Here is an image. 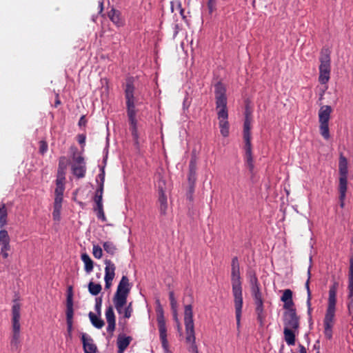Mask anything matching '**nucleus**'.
Wrapping results in <instances>:
<instances>
[{"instance_id": "nucleus-1", "label": "nucleus", "mask_w": 353, "mask_h": 353, "mask_svg": "<svg viewBox=\"0 0 353 353\" xmlns=\"http://www.w3.org/2000/svg\"><path fill=\"white\" fill-rule=\"evenodd\" d=\"M125 99L126 112L129 122V129L136 145H139V134L138 130V120L137 119L139 110L137 107L141 103L134 94L135 88L130 80H128L125 88Z\"/></svg>"}, {"instance_id": "nucleus-2", "label": "nucleus", "mask_w": 353, "mask_h": 353, "mask_svg": "<svg viewBox=\"0 0 353 353\" xmlns=\"http://www.w3.org/2000/svg\"><path fill=\"white\" fill-rule=\"evenodd\" d=\"M130 290L131 285L128 278L126 276H123L112 299L117 313L125 319H130L133 312L132 302L128 303V296Z\"/></svg>"}, {"instance_id": "nucleus-3", "label": "nucleus", "mask_w": 353, "mask_h": 353, "mask_svg": "<svg viewBox=\"0 0 353 353\" xmlns=\"http://www.w3.org/2000/svg\"><path fill=\"white\" fill-rule=\"evenodd\" d=\"M214 94L220 132L223 137H228L230 133V125L228 121L226 88L221 82L215 84Z\"/></svg>"}, {"instance_id": "nucleus-4", "label": "nucleus", "mask_w": 353, "mask_h": 353, "mask_svg": "<svg viewBox=\"0 0 353 353\" xmlns=\"http://www.w3.org/2000/svg\"><path fill=\"white\" fill-rule=\"evenodd\" d=\"M231 283L237 327L241 324L243 307L242 284L241 281L240 267L238 258L234 256L231 262Z\"/></svg>"}, {"instance_id": "nucleus-5", "label": "nucleus", "mask_w": 353, "mask_h": 353, "mask_svg": "<svg viewBox=\"0 0 353 353\" xmlns=\"http://www.w3.org/2000/svg\"><path fill=\"white\" fill-rule=\"evenodd\" d=\"M339 283L337 281H334L330 285L328 291L327 305L323 319V334L325 337L330 340L332 338V329L335 323V316L336 311V294Z\"/></svg>"}, {"instance_id": "nucleus-6", "label": "nucleus", "mask_w": 353, "mask_h": 353, "mask_svg": "<svg viewBox=\"0 0 353 353\" xmlns=\"http://www.w3.org/2000/svg\"><path fill=\"white\" fill-rule=\"evenodd\" d=\"M248 278L251 288V294L256 306L255 310L257 314V319L260 321L261 323H262L265 316L263 299L262 297V293L261 292L260 284L254 272H249Z\"/></svg>"}, {"instance_id": "nucleus-7", "label": "nucleus", "mask_w": 353, "mask_h": 353, "mask_svg": "<svg viewBox=\"0 0 353 353\" xmlns=\"http://www.w3.org/2000/svg\"><path fill=\"white\" fill-rule=\"evenodd\" d=\"M331 112L332 108L330 105H323L319 111L320 133L325 139H328L330 138L328 122Z\"/></svg>"}, {"instance_id": "nucleus-8", "label": "nucleus", "mask_w": 353, "mask_h": 353, "mask_svg": "<svg viewBox=\"0 0 353 353\" xmlns=\"http://www.w3.org/2000/svg\"><path fill=\"white\" fill-rule=\"evenodd\" d=\"M157 323L159 332V338L161 342L162 347L164 353H171L169 350V344L167 339V328L165 325V320L163 316L162 308L159 307L157 310Z\"/></svg>"}, {"instance_id": "nucleus-9", "label": "nucleus", "mask_w": 353, "mask_h": 353, "mask_svg": "<svg viewBox=\"0 0 353 353\" xmlns=\"http://www.w3.org/2000/svg\"><path fill=\"white\" fill-rule=\"evenodd\" d=\"M184 325L185 327L186 339L193 341V336H195V332L193 310L191 305H186L184 307Z\"/></svg>"}, {"instance_id": "nucleus-10", "label": "nucleus", "mask_w": 353, "mask_h": 353, "mask_svg": "<svg viewBox=\"0 0 353 353\" xmlns=\"http://www.w3.org/2000/svg\"><path fill=\"white\" fill-rule=\"evenodd\" d=\"M74 150L72 156V172L76 177L81 179L84 177L85 174V163L82 155H76L77 148H74Z\"/></svg>"}, {"instance_id": "nucleus-11", "label": "nucleus", "mask_w": 353, "mask_h": 353, "mask_svg": "<svg viewBox=\"0 0 353 353\" xmlns=\"http://www.w3.org/2000/svg\"><path fill=\"white\" fill-rule=\"evenodd\" d=\"M284 328L298 330L299 327V319L296 310L286 311L283 314Z\"/></svg>"}, {"instance_id": "nucleus-12", "label": "nucleus", "mask_w": 353, "mask_h": 353, "mask_svg": "<svg viewBox=\"0 0 353 353\" xmlns=\"http://www.w3.org/2000/svg\"><path fill=\"white\" fill-rule=\"evenodd\" d=\"M105 288L109 289L112 284V281L115 276V265L110 260H105Z\"/></svg>"}, {"instance_id": "nucleus-13", "label": "nucleus", "mask_w": 353, "mask_h": 353, "mask_svg": "<svg viewBox=\"0 0 353 353\" xmlns=\"http://www.w3.org/2000/svg\"><path fill=\"white\" fill-rule=\"evenodd\" d=\"M20 304L17 302H14L12 307V332H20Z\"/></svg>"}, {"instance_id": "nucleus-14", "label": "nucleus", "mask_w": 353, "mask_h": 353, "mask_svg": "<svg viewBox=\"0 0 353 353\" xmlns=\"http://www.w3.org/2000/svg\"><path fill=\"white\" fill-rule=\"evenodd\" d=\"M319 61V71H331L330 51L328 49L324 48L321 50Z\"/></svg>"}, {"instance_id": "nucleus-15", "label": "nucleus", "mask_w": 353, "mask_h": 353, "mask_svg": "<svg viewBox=\"0 0 353 353\" xmlns=\"http://www.w3.org/2000/svg\"><path fill=\"white\" fill-rule=\"evenodd\" d=\"M165 183L163 181L158 185L159 210L161 214H165L168 208L167 196L164 191Z\"/></svg>"}, {"instance_id": "nucleus-16", "label": "nucleus", "mask_w": 353, "mask_h": 353, "mask_svg": "<svg viewBox=\"0 0 353 353\" xmlns=\"http://www.w3.org/2000/svg\"><path fill=\"white\" fill-rule=\"evenodd\" d=\"M81 341L84 353H96L97 346L90 336L85 333H82Z\"/></svg>"}, {"instance_id": "nucleus-17", "label": "nucleus", "mask_w": 353, "mask_h": 353, "mask_svg": "<svg viewBox=\"0 0 353 353\" xmlns=\"http://www.w3.org/2000/svg\"><path fill=\"white\" fill-rule=\"evenodd\" d=\"M105 315L108 323L107 332L112 335L115 330L116 323L114 312L111 305L106 308Z\"/></svg>"}, {"instance_id": "nucleus-18", "label": "nucleus", "mask_w": 353, "mask_h": 353, "mask_svg": "<svg viewBox=\"0 0 353 353\" xmlns=\"http://www.w3.org/2000/svg\"><path fill=\"white\" fill-rule=\"evenodd\" d=\"M292 291L290 289L285 290L283 295L281 297V301L283 302V308L287 311L290 310H295L293 307L294 305L292 300Z\"/></svg>"}, {"instance_id": "nucleus-19", "label": "nucleus", "mask_w": 353, "mask_h": 353, "mask_svg": "<svg viewBox=\"0 0 353 353\" xmlns=\"http://www.w3.org/2000/svg\"><path fill=\"white\" fill-rule=\"evenodd\" d=\"M132 338L129 336H126L125 334H119L117 337V347L118 350L117 353H123L128 346L130 345L132 341Z\"/></svg>"}, {"instance_id": "nucleus-20", "label": "nucleus", "mask_w": 353, "mask_h": 353, "mask_svg": "<svg viewBox=\"0 0 353 353\" xmlns=\"http://www.w3.org/2000/svg\"><path fill=\"white\" fill-rule=\"evenodd\" d=\"M298 333V330L283 329L284 340L288 345L291 346L295 344L296 334Z\"/></svg>"}, {"instance_id": "nucleus-21", "label": "nucleus", "mask_w": 353, "mask_h": 353, "mask_svg": "<svg viewBox=\"0 0 353 353\" xmlns=\"http://www.w3.org/2000/svg\"><path fill=\"white\" fill-rule=\"evenodd\" d=\"M108 17L118 27L122 26L123 25V20L121 17V13L119 11L112 9L109 13Z\"/></svg>"}, {"instance_id": "nucleus-22", "label": "nucleus", "mask_w": 353, "mask_h": 353, "mask_svg": "<svg viewBox=\"0 0 353 353\" xmlns=\"http://www.w3.org/2000/svg\"><path fill=\"white\" fill-rule=\"evenodd\" d=\"M339 170L340 177L347 178V160L343 155H341L339 158Z\"/></svg>"}, {"instance_id": "nucleus-23", "label": "nucleus", "mask_w": 353, "mask_h": 353, "mask_svg": "<svg viewBox=\"0 0 353 353\" xmlns=\"http://www.w3.org/2000/svg\"><path fill=\"white\" fill-rule=\"evenodd\" d=\"M66 307V322L73 323V301L70 296H67Z\"/></svg>"}, {"instance_id": "nucleus-24", "label": "nucleus", "mask_w": 353, "mask_h": 353, "mask_svg": "<svg viewBox=\"0 0 353 353\" xmlns=\"http://www.w3.org/2000/svg\"><path fill=\"white\" fill-rule=\"evenodd\" d=\"M91 323L94 327L97 329H101L104 325V321L101 319L99 315H97L92 312L88 314Z\"/></svg>"}, {"instance_id": "nucleus-25", "label": "nucleus", "mask_w": 353, "mask_h": 353, "mask_svg": "<svg viewBox=\"0 0 353 353\" xmlns=\"http://www.w3.org/2000/svg\"><path fill=\"white\" fill-rule=\"evenodd\" d=\"M81 260L84 263L85 271L90 274L94 268L93 261L87 253H83L81 256Z\"/></svg>"}, {"instance_id": "nucleus-26", "label": "nucleus", "mask_w": 353, "mask_h": 353, "mask_svg": "<svg viewBox=\"0 0 353 353\" xmlns=\"http://www.w3.org/2000/svg\"><path fill=\"white\" fill-rule=\"evenodd\" d=\"M307 274H308V279H307V281L305 283V288L307 290V301H306V303H307V314L309 315H311L312 308V304H311L312 295H311V291H310V285H309L310 278V269L308 270Z\"/></svg>"}, {"instance_id": "nucleus-27", "label": "nucleus", "mask_w": 353, "mask_h": 353, "mask_svg": "<svg viewBox=\"0 0 353 353\" xmlns=\"http://www.w3.org/2000/svg\"><path fill=\"white\" fill-rule=\"evenodd\" d=\"M251 118L246 112L243 123V137H251Z\"/></svg>"}, {"instance_id": "nucleus-28", "label": "nucleus", "mask_w": 353, "mask_h": 353, "mask_svg": "<svg viewBox=\"0 0 353 353\" xmlns=\"http://www.w3.org/2000/svg\"><path fill=\"white\" fill-rule=\"evenodd\" d=\"M101 289L102 287L99 283H94L92 281L88 283V291L93 296L98 295L101 291Z\"/></svg>"}, {"instance_id": "nucleus-29", "label": "nucleus", "mask_w": 353, "mask_h": 353, "mask_svg": "<svg viewBox=\"0 0 353 353\" xmlns=\"http://www.w3.org/2000/svg\"><path fill=\"white\" fill-rule=\"evenodd\" d=\"M10 238L8 232L5 229L0 230V245H10Z\"/></svg>"}, {"instance_id": "nucleus-30", "label": "nucleus", "mask_w": 353, "mask_h": 353, "mask_svg": "<svg viewBox=\"0 0 353 353\" xmlns=\"http://www.w3.org/2000/svg\"><path fill=\"white\" fill-rule=\"evenodd\" d=\"M103 247L104 250L107 253H108V254H110L111 255L114 254V253H115V252L117 250L116 246L111 241H105V242H104L103 244Z\"/></svg>"}, {"instance_id": "nucleus-31", "label": "nucleus", "mask_w": 353, "mask_h": 353, "mask_svg": "<svg viewBox=\"0 0 353 353\" xmlns=\"http://www.w3.org/2000/svg\"><path fill=\"white\" fill-rule=\"evenodd\" d=\"M331 71H319V81L321 84H326L330 78Z\"/></svg>"}, {"instance_id": "nucleus-32", "label": "nucleus", "mask_w": 353, "mask_h": 353, "mask_svg": "<svg viewBox=\"0 0 353 353\" xmlns=\"http://www.w3.org/2000/svg\"><path fill=\"white\" fill-rule=\"evenodd\" d=\"M64 177H59L56 181V189H55V193L58 194H63L64 191V183H63Z\"/></svg>"}, {"instance_id": "nucleus-33", "label": "nucleus", "mask_w": 353, "mask_h": 353, "mask_svg": "<svg viewBox=\"0 0 353 353\" xmlns=\"http://www.w3.org/2000/svg\"><path fill=\"white\" fill-rule=\"evenodd\" d=\"M185 341H186V343L190 345L188 350L190 353H199L198 347L196 344L195 336H193V341H192V340L189 341L188 339H185Z\"/></svg>"}, {"instance_id": "nucleus-34", "label": "nucleus", "mask_w": 353, "mask_h": 353, "mask_svg": "<svg viewBox=\"0 0 353 353\" xmlns=\"http://www.w3.org/2000/svg\"><path fill=\"white\" fill-rule=\"evenodd\" d=\"M245 141V156H250L252 154L251 137H243Z\"/></svg>"}, {"instance_id": "nucleus-35", "label": "nucleus", "mask_w": 353, "mask_h": 353, "mask_svg": "<svg viewBox=\"0 0 353 353\" xmlns=\"http://www.w3.org/2000/svg\"><path fill=\"white\" fill-rule=\"evenodd\" d=\"M10 344L16 348L19 347L20 344V332H12Z\"/></svg>"}, {"instance_id": "nucleus-36", "label": "nucleus", "mask_w": 353, "mask_h": 353, "mask_svg": "<svg viewBox=\"0 0 353 353\" xmlns=\"http://www.w3.org/2000/svg\"><path fill=\"white\" fill-rule=\"evenodd\" d=\"M92 254L96 259H101L103 256L102 248L98 245H94L92 248Z\"/></svg>"}, {"instance_id": "nucleus-37", "label": "nucleus", "mask_w": 353, "mask_h": 353, "mask_svg": "<svg viewBox=\"0 0 353 353\" xmlns=\"http://www.w3.org/2000/svg\"><path fill=\"white\" fill-rule=\"evenodd\" d=\"M347 178H339V192H345L347 191Z\"/></svg>"}, {"instance_id": "nucleus-38", "label": "nucleus", "mask_w": 353, "mask_h": 353, "mask_svg": "<svg viewBox=\"0 0 353 353\" xmlns=\"http://www.w3.org/2000/svg\"><path fill=\"white\" fill-rule=\"evenodd\" d=\"M169 299L172 312H175L177 308V301L174 297V294L172 291L169 293Z\"/></svg>"}, {"instance_id": "nucleus-39", "label": "nucleus", "mask_w": 353, "mask_h": 353, "mask_svg": "<svg viewBox=\"0 0 353 353\" xmlns=\"http://www.w3.org/2000/svg\"><path fill=\"white\" fill-rule=\"evenodd\" d=\"M348 290H353V261H351L348 278Z\"/></svg>"}, {"instance_id": "nucleus-40", "label": "nucleus", "mask_w": 353, "mask_h": 353, "mask_svg": "<svg viewBox=\"0 0 353 353\" xmlns=\"http://www.w3.org/2000/svg\"><path fill=\"white\" fill-rule=\"evenodd\" d=\"M8 223V211H3V214L0 216V228L3 229Z\"/></svg>"}, {"instance_id": "nucleus-41", "label": "nucleus", "mask_w": 353, "mask_h": 353, "mask_svg": "<svg viewBox=\"0 0 353 353\" xmlns=\"http://www.w3.org/2000/svg\"><path fill=\"white\" fill-rule=\"evenodd\" d=\"M101 306H102V298L101 297H97L95 299V305H94V310L98 315H101Z\"/></svg>"}, {"instance_id": "nucleus-42", "label": "nucleus", "mask_w": 353, "mask_h": 353, "mask_svg": "<svg viewBox=\"0 0 353 353\" xmlns=\"http://www.w3.org/2000/svg\"><path fill=\"white\" fill-rule=\"evenodd\" d=\"M63 194L55 193V198H54V207L59 206V207L62 208Z\"/></svg>"}, {"instance_id": "nucleus-43", "label": "nucleus", "mask_w": 353, "mask_h": 353, "mask_svg": "<svg viewBox=\"0 0 353 353\" xmlns=\"http://www.w3.org/2000/svg\"><path fill=\"white\" fill-rule=\"evenodd\" d=\"M10 250V245H1V254L3 259L8 257V251Z\"/></svg>"}, {"instance_id": "nucleus-44", "label": "nucleus", "mask_w": 353, "mask_h": 353, "mask_svg": "<svg viewBox=\"0 0 353 353\" xmlns=\"http://www.w3.org/2000/svg\"><path fill=\"white\" fill-rule=\"evenodd\" d=\"M94 201L96 204V206L94 208V209L103 208V198H101L100 196H94Z\"/></svg>"}, {"instance_id": "nucleus-45", "label": "nucleus", "mask_w": 353, "mask_h": 353, "mask_svg": "<svg viewBox=\"0 0 353 353\" xmlns=\"http://www.w3.org/2000/svg\"><path fill=\"white\" fill-rule=\"evenodd\" d=\"M94 211L96 212L97 216L99 219L101 220L102 221H106V217L104 214L103 208L94 209Z\"/></svg>"}, {"instance_id": "nucleus-46", "label": "nucleus", "mask_w": 353, "mask_h": 353, "mask_svg": "<svg viewBox=\"0 0 353 353\" xmlns=\"http://www.w3.org/2000/svg\"><path fill=\"white\" fill-rule=\"evenodd\" d=\"M245 161H246L247 166L248 167L250 171L252 172V170L254 169L252 154H250V156H245Z\"/></svg>"}, {"instance_id": "nucleus-47", "label": "nucleus", "mask_w": 353, "mask_h": 353, "mask_svg": "<svg viewBox=\"0 0 353 353\" xmlns=\"http://www.w3.org/2000/svg\"><path fill=\"white\" fill-rule=\"evenodd\" d=\"M61 207H54V210H53V212H52V216H53V218L54 220H57L59 221L60 219V216H61Z\"/></svg>"}, {"instance_id": "nucleus-48", "label": "nucleus", "mask_w": 353, "mask_h": 353, "mask_svg": "<svg viewBox=\"0 0 353 353\" xmlns=\"http://www.w3.org/2000/svg\"><path fill=\"white\" fill-rule=\"evenodd\" d=\"M40 145V152L44 154L48 150V145L46 141H41L39 143Z\"/></svg>"}, {"instance_id": "nucleus-49", "label": "nucleus", "mask_w": 353, "mask_h": 353, "mask_svg": "<svg viewBox=\"0 0 353 353\" xmlns=\"http://www.w3.org/2000/svg\"><path fill=\"white\" fill-rule=\"evenodd\" d=\"M173 312V316H174V321L176 322V324H177V330L179 332H181V324H180V322L179 321V319H178V315H177V308L176 309V312Z\"/></svg>"}, {"instance_id": "nucleus-50", "label": "nucleus", "mask_w": 353, "mask_h": 353, "mask_svg": "<svg viewBox=\"0 0 353 353\" xmlns=\"http://www.w3.org/2000/svg\"><path fill=\"white\" fill-rule=\"evenodd\" d=\"M103 183H100L99 188L96 191L95 196H100L103 198Z\"/></svg>"}, {"instance_id": "nucleus-51", "label": "nucleus", "mask_w": 353, "mask_h": 353, "mask_svg": "<svg viewBox=\"0 0 353 353\" xmlns=\"http://www.w3.org/2000/svg\"><path fill=\"white\" fill-rule=\"evenodd\" d=\"M72 324H73V323H70V322L67 323L68 336L70 338L72 337Z\"/></svg>"}, {"instance_id": "nucleus-52", "label": "nucleus", "mask_w": 353, "mask_h": 353, "mask_svg": "<svg viewBox=\"0 0 353 353\" xmlns=\"http://www.w3.org/2000/svg\"><path fill=\"white\" fill-rule=\"evenodd\" d=\"M78 142L81 145H84L85 142V136L84 134H79L78 135Z\"/></svg>"}, {"instance_id": "nucleus-53", "label": "nucleus", "mask_w": 353, "mask_h": 353, "mask_svg": "<svg viewBox=\"0 0 353 353\" xmlns=\"http://www.w3.org/2000/svg\"><path fill=\"white\" fill-rule=\"evenodd\" d=\"M99 176L101 179V183H103V184L104 185L105 172L103 169H102L101 173L99 174Z\"/></svg>"}, {"instance_id": "nucleus-54", "label": "nucleus", "mask_w": 353, "mask_h": 353, "mask_svg": "<svg viewBox=\"0 0 353 353\" xmlns=\"http://www.w3.org/2000/svg\"><path fill=\"white\" fill-rule=\"evenodd\" d=\"M64 161H65V157H61L60 159V160H59V168L60 169L65 168Z\"/></svg>"}, {"instance_id": "nucleus-55", "label": "nucleus", "mask_w": 353, "mask_h": 353, "mask_svg": "<svg viewBox=\"0 0 353 353\" xmlns=\"http://www.w3.org/2000/svg\"><path fill=\"white\" fill-rule=\"evenodd\" d=\"M346 193L345 192H339V200L340 201H345Z\"/></svg>"}, {"instance_id": "nucleus-56", "label": "nucleus", "mask_w": 353, "mask_h": 353, "mask_svg": "<svg viewBox=\"0 0 353 353\" xmlns=\"http://www.w3.org/2000/svg\"><path fill=\"white\" fill-rule=\"evenodd\" d=\"M348 300L352 301L353 302V290H348Z\"/></svg>"}, {"instance_id": "nucleus-57", "label": "nucleus", "mask_w": 353, "mask_h": 353, "mask_svg": "<svg viewBox=\"0 0 353 353\" xmlns=\"http://www.w3.org/2000/svg\"><path fill=\"white\" fill-rule=\"evenodd\" d=\"M347 308L349 310V312L351 313L352 309L353 308V302L352 301H349L347 303Z\"/></svg>"}, {"instance_id": "nucleus-58", "label": "nucleus", "mask_w": 353, "mask_h": 353, "mask_svg": "<svg viewBox=\"0 0 353 353\" xmlns=\"http://www.w3.org/2000/svg\"><path fill=\"white\" fill-rule=\"evenodd\" d=\"M68 296L71 297V300H72V288L70 286L68 289Z\"/></svg>"}, {"instance_id": "nucleus-59", "label": "nucleus", "mask_w": 353, "mask_h": 353, "mask_svg": "<svg viewBox=\"0 0 353 353\" xmlns=\"http://www.w3.org/2000/svg\"><path fill=\"white\" fill-rule=\"evenodd\" d=\"M299 352L300 353H307L305 347L302 345H299Z\"/></svg>"}, {"instance_id": "nucleus-60", "label": "nucleus", "mask_w": 353, "mask_h": 353, "mask_svg": "<svg viewBox=\"0 0 353 353\" xmlns=\"http://www.w3.org/2000/svg\"><path fill=\"white\" fill-rule=\"evenodd\" d=\"M176 6L179 9L181 14L183 15V10L181 8V3H177Z\"/></svg>"}, {"instance_id": "nucleus-61", "label": "nucleus", "mask_w": 353, "mask_h": 353, "mask_svg": "<svg viewBox=\"0 0 353 353\" xmlns=\"http://www.w3.org/2000/svg\"><path fill=\"white\" fill-rule=\"evenodd\" d=\"M211 1H212V0H210V1H209V3H208V7H209V9H210V12H212V6H211V3H210V2H211Z\"/></svg>"}, {"instance_id": "nucleus-62", "label": "nucleus", "mask_w": 353, "mask_h": 353, "mask_svg": "<svg viewBox=\"0 0 353 353\" xmlns=\"http://www.w3.org/2000/svg\"><path fill=\"white\" fill-rule=\"evenodd\" d=\"M344 205H345V201H340L341 208H344Z\"/></svg>"}, {"instance_id": "nucleus-63", "label": "nucleus", "mask_w": 353, "mask_h": 353, "mask_svg": "<svg viewBox=\"0 0 353 353\" xmlns=\"http://www.w3.org/2000/svg\"><path fill=\"white\" fill-rule=\"evenodd\" d=\"M99 6L101 8V11L103 10V3L102 2H99Z\"/></svg>"}, {"instance_id": "nucleus-64", "label": "nucleus", "mask_w": 353, "mask_h": 353, "mask_svg": "<svg viewBox=\"0 0 353 353\" xmlns=\"http://www.w3.org/2000/svg\"><path fill=\"white\" fill-rule=\"evenodd\" d=\"M193 171H192V168H190V175H192ZM190 177H191V176H190ZM189 179H190V178H189Z\"/></svg>"}]
</instances>
